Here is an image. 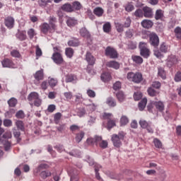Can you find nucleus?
<instances>
[{
  "label": "nucleus",
  "instance_id": "1",
  "mask_svg": "<svg viewBox=\"0 0 181 181\" xmlns=\"http://www.w3.org/2000/svg\"><path fill=\"white\" fill-rule=\"evenodd\" d=\"M139 47L140 49V54L144 59H148L151 56V50L148 49V45L146 42H141Z\"/></svg>",
  "mask_w": 181,
  "mask_h": 181
},
{
  "label": "nucleus",
  "instance_id": "2",
  "mask_svg": "<svg viewBox=\"0 0 181 181\" xmlns=\"http://www.w3.org/2000/svg\"><path fill=\"white\" fill-rule=\"evenodd\" d=\"M127 79L130 81H133L134 83H136V84H139L141 81H142V74L137 72L136 74L133 72H129L127 74Z\"/></svg>",
  "mask_w": 181,
  "mask_h": 181
},
{
  "label": "nucleus",
  "instance_id": "3",
  "mask_svg": "<svg viewBox=\"0 0 181 181\" xmlns=\"http://www.w3.org/2000/svg\"><path fill=\"white\" fill-rule=\"evenodd\" d=\"M124 133H119V134H113L112 136V142H113L114 146L116 148H119L121 145H122V143L121 141H124Z\"/></svg>",
  "mask_w": 181,
  "mask_h": 181
},
{
  "label": "nucleus",
  "instance_id": "4",
  "mask_svg": "<svg viewBox=\"0 0 181 181\" xmlns=\"http://www.w3.org/2000/svg\"><path fill=\"white\" fill-rule=\"evenodd\" d=\"M105 54L107 57H110V59H118V52L115 48L108 46L105 49Z\"/></svg>",
  "mask_w": 181,
  "mask_h": 181
},
{
  "label": "nucleus",
  "instance_id": "5",
  "mask_svg": "<svg viewBox=\"0 0 181 181\" xmlns=\"http://www.w3.org/2000/svg\"><path fill=\"white\" fill-rule=\"evenodd\" d=\"M40 30L44 35H47L49 32V33H53V32H54L56 30L55 28H52V26L50 25V24L47 23H43L40 25Z\"/></svg>",
  "mask_w": 181,
  "mask_h": 181
},
{
  "label": "nucleus",
  "instance_id": "6",
  "mask_svg": "<svg viewBox=\"0 0 181 181\" xmlns=\"http://www.w3.org/2000/svg\"><path fill=\"white\" fill-rule=\"evenodd\" d=\"M150 45L153 47H158L159 46V37L156 33H151L149 35Z\"/></svg>",
  "mask_w": 181,
  "mask_h": 181
},
{
  "label": "nucleus",
  "instance_id": "7",
  "mask_svg": "<svg viewBox=\"0 0 181 181\" xmlns=\"http://www.w3.org/2000/svg\"><path fill=\"white\" fill-rule=\"evenodd\" d=\"M4 25L8 29H12L15 26V18L12 16H7L4 18Z\"/></svg>",
  "mask_w": 181,
  "mask_h": 181
},
{
  "label": "nucleus",
  "instance_id": "8",
  "mask_svg": "<svg viewBox=\"0 0 181 181\" xmlns=\"http://www.w3.org/2000/svg\"><path fill=\"white\" fill-rule=\"evenodd\" d=\"M139 125L143 129H147L148 132L150 134H153V129L151 127V123L146 122V120H140Z\"/></svg>",
  "mask_w": 181,
  "mask_h": 181
},
{
  "label": "nucleus",
  "instance_id": "9",
  "mask_svg": "<svg viewBox=\"0 0 181 181\" xmlns=\"http://www.w3.org/2000/svg\"><path fill=\"white\" fill-rule=\"evenodd\" d=\"M52 59L54 63H56V64H62L63 62H64V60L63 59V57L62 56V54L59 52L54 53L52 54Z\"/></svg>",
  "mask_w": 181,
  "mask_h": 181
},
{
  "label": "nucleus",
  "instance_id": "10",
  "mask_svg": "<svg viewBox=\"0 0 181 181\" xmlns=\"http://www.w3.org/2000/svg\"><path fill=\"white\" fill-rule=\"evenodd\" d=\"M86 60L88 66H94L95 64V57H94V56H93V54L90 52H86Z\"/></svg>",
  "mask_w": 181,
  "mask_h": 181
},
{
  "label": "nucleus",
  "instance_id": "11",
  "mask_svg": "<svg viewBox=\"0 0 181 181\" xmlns=\"http://www.w3.org/2000/svg\"><path fill=\"white\" fill-rule=\"evenodd\" d=\"M89 165H94L96 179L98 180L103 181V178H101V176H100V173H98L100 169H101V168H102L101 165H100V164H97V163H90Z\"/></svg>",
  "mask_w": 181,
  "mask_h": 181
},
{
  "label": "nucleus",
  "instance_id": "12",
  "mask_svg": "<svg viewBox=\"0 0 181 181\" xmlns=\"http://www.w3.org/2000/svg\"><path fill=\"white\" fill-rule=\"evenodd\" d=\"M176 63H177V58H176V56L171 54L168 57L167 66H168V67H172L173 64H176Z\"/></svg>",
  "mask_w": 181,
  "mask_h": 181
},
{
  "label": "nucleus",
  "instance_id": "13",
  "mask_svg": "<svg viewBox=\"0 0 181 181\" xmlns=\"http://www.w3.org/2000/svg\"><path fill=\"white\" fill-rule=\"evenodd\" d=\"M62 11L68 13L73 12V6L70 3H66L61 6Z\"/></svg>",
  "mask_w": 181,
  "mask_h": 181
},
{
  "label": "nucleus",
  "instance_id": "14",
  "mask_svg": "<svg viewBox=\"0 0 181 181\" xmlns=\"http://www.w3.org/2000/svg\"><path fill=\"white\" fill-rule=\"evenodd\" d=\"M153 105L156 107V110L160 112H163L165 110V105L162 101L153 102Z\"/></svg>",
  "mask_w": 181,
  "mask_h": 181
},
{
  "label": "nucleus",
  "instance_id": "15",
  "mask_svg": "<svg viewBox=\"0 0 181 181\" xmlns=\"http://www.w3.org/2000/svg\"><path fill=\"white\" fill-rule=\"evenodd\" d=\"M34 78H35L37 81H40L41 80H43L45 78V74L43 73V69L37 71L34 74Z\"/></svg>",
  "mask_w": 181,
  "mask_h": 181
},
{
  "label": "nucleus",
  "instance_id": "16",
  "mask_svg": "<svg viewBox=\"0 0 181 181\" xmlns=\"http://www.w3.org/2000/svg\"><path fill=\"white\" fill-rule=\"evenodd\" d=\"M79 33L82 37H85L86 39H90V37H91V34H90V32L88 31L86 28H82Z\"/></svg>",
  "mask_w": 181,
  "mask_h": 181
},
{
  "label": "nucleus",
  "instance_id": "17",
  "mask_svg": "<svg viewBox=\"0 0 181 181\" xmlns=\"http://www.w3.org/2000/svg\"><path fill=\"white\" fill-rule=\"evenodd\" d=\"M2 66L3 67H13V66H15V64H13V62H12V60L6 58L4 59L2 62H1Z\"/></svg>",
  "mask_w": 181,
  "mask_h": 181
},
{
  "label": "nucleus",
  "instance_id": "18",
  "mask_svg": "<svg viewBox=\"0 0 181 181\" xmlns=\"http://www.w3.org/2000/svg\"><path fill=\"white\" fill-rule=\"evenodd\" d=\"M74 81H77V76L72 74H69L66 76L65 77L66 83H73Z\"/></svg>",
  "mask_w": 181,
  "mask_h": 181
},
{
  "label": "nucleus",
  "instance_id": "19",
  "mask_svg": "<svg viewBox=\"0 0 181 181\" xmlns=\"http://www.w3.org/2000/svg\"><path fill=\"white\" fill-rule=\"evenodd\" d=\"M165 11H163L162 9H158L156 11L155 14V19L156 21H162L164 17Z\"/></svg>",
  "mask_w": 181,
  "mask_h": 181
},
{
  "label": "nucleus",
  "instance_id": "20",
  "mask_svg": "<svg viewBox=\"0 0 181 181\" xmlns=\"http://www.w3.org/2000/svg\"><path fill=\"white\" fill-rule=\"evenodd\" d=\"M143 12L145 18H152V15H153L152 8L148 6L144 7Z\"/></svg>",
  "mask_w": 181,
  "mask_h": 181
},
{
  "label": "nucleus",
  "instance_id": "21",
  "mask_svg": "<svg viewBox=\"0 0 181 181\" xmlns=\"http://www.w3.org/2000/svg\"><path fill=\"white\" fill-rule=\"evenodd\" d=\"M141 26H143L145 29H150V28L153 26V22H152L151 20H144L141 22Z\"/></svg>",
  "mask_w": 181,
  "mask_h": 181
},
{
  "label": "nucleus",
  "instance_id": "22",
  "mask_svg": "<svg viewBox=\"0 0 181 181\" xmlns=\"http://www.w3.org/2000/svg\"><path fill=\"white\" fill-rule=\"evenodd\" d=\"M107 66L118 70L119 69V63L115 61H110L107 63Z\"/></svg>",
  "mask_w": 181,
  "mask_h": 181
},
{
  "label": "nucleus",
  "instance_id": "23",
  "mask_svg": "<svg viewBox=\"0 0 181 181\" xmlns=\"http://www.w3.org/2000/svg\"><path fill=\"white\" fill-rule=\"evenodd\" d=\"M160 50L163 53H168V52L170 50V45L166 44L165 42H163L160 46Z\"/></svg>",
  "mask_w": 181,
  "mask_h": 181
},
{
  "label": "nucleus",
  "instance_id": "24",
  "mask_svg": "<svg viewBox=\"0 0 181 181\" xmlns=\"http://www.w3.org/2000/svg\"><path fill=\"white\" fill-rule=\"evenodd\" d=\"M100 78L104 83H107L111 80V74L108 72H104L101 74Z\"/></svg>",
  "mask_w": 181,
  "mask_h": 181
},
{
  "label": "nucleus",
  "instance_id": "25",
  "mask_svg": "<svg viewBox=\"0 0 181 181\" xmlns=\"http://www.w3.org/2000/svg\"><path fill=\"white\" fill-rule=\"evenodd\" d=\"M40 176L41 179L45 180L47 179V177H50V176H52V172L49 170H43L40 173Z\"/></svg>",
  "mask_w": 181,
  "mask_h": 181
},
{
  "label": "nucleus",
  "instance_id": "26",
  "mask_svg": "<svg viewBox=\"0 0 181 181\" xmlns=\"http://www.w3.org/2000/svg\"><path fill=\"white\" fill-rule=\"evenodd\" d=\"M132 59L136 64H142L144 63V59H142L141 56L132 55Z\"/></svg>",
  "mask_w": 181,
  "mask_h": 181
},
{
  "label": "nucleus",
  "instance_id": "27",
  "mask_svg": "<svg viewBox=\"0 0 181 181\" xmlns=\"http://www.w3.org/2000/svg\"><path fill=\"white\" fill-rule=\"evenodd\" d=\"M85 135L86 133H84V132L83 131H81L76 134L75 140L77 142V144H80V141H83V139L84 138Z\"/></svg>",
  "mask_w": 181,
  "mask_h": 181
},
{
  "label": "nucleus",
  "instance_id": "28",
  "mask_svg": "<svg viewBox=\"0 0 181 181\" xmlns=\"http://www.w3.org/2000/svg\"><path fill=\"white\" fill-rule=\"evenodd\" d=\"M148 103V99L146 98H143L139 103V110L140 111H144L145 107H146V103Z\"/></svg>",
  "mask_w": 181,
  "mask_h": 181
},
{
  "label": "nucleus",
  "instance_id": "29",
  "mask_svg": "<svg viewBox=\"0 0 181 181\" xmlns=\"http://www.w3.org/2000/svg\"><path fill=\"white\" fill-rule=\"evenodd\" d=\"M66 24L69 28L76 26V25H77V20L74 19V18L69 17L66 21Z\"/></svg>",
  "mask_w": 181,
  "mask_h": 181
},
{
  "label": "nucleus",
  "instance_id": "30",
  "mask_svg": "<svg viewBox=\"0 0 181 181\" xmlns=\"http://www.w3.org/2000/svg\"><path fill=\"white\" fill-rule=\"evenodd\" d=\"M79 45L80 42H78V40L76 38H72L68 42V46H71L72 47H77Z\"/></svg>",
  "mask_w": 181,
  "mask_h": 181
},
{
  "label": "nucleus",
  "instance_id": "31",
  "mask_svg": "<svg viewBox=\"0 0 181 181\" xmlns=\"http://www.w3.org/2000/svg\"><path fill=\"white\" fill-rule=\"evenodd\" d=\"M117 121L115 119H110L107 121V128L110 131V129H112V128H114V127H117L116 124Z\"/></svg>",
  "mask_w": 181,
  "mask_h": 181
},
{
  "label": "nucleus",
  "instance_id": "32",
  "mask_svg": "<svg viewBox=\"0 0 181 181\" xmlns=\"http://www.w3.org/2000/svg\"><path fill=\"white\" fill-rule=\"evenodd\" d=\"M57 21V19L56 18V17H53V16H50L49 17V25H50V26H52V29H57V25H56V22Z\"/></svg>",
  "mask_w": 181,
  "mask_h": 181
},
{
  "label": "nucleus",
  "instance_id": "33",
  "mask_svg": "<svg viewBox=\"0 0 181 181\" xmlns=\"http://www.w3.org/2000/svg\"><path fill=\"white\" fill-rule=\"evenodd\" d=\"M15 124L18 129H20V131H25V123H23V121L16 120Z\"/></svg>",
  "mask_w": 181,
  "mask_h": 181
},
{
  "label": "nucleus",
  "instance_id": "34",
  "mask_svg": "<svg viewBox=\"0 0 181 181\" xmlns=\"http://www.w3.org/2000/svg\"><path fill=\"white\" fill-rule=\"evenodd\" d=\"M116 97L119 103H122L125 100V94L122 91L117 92Z\"/></svg>",
  "mask_w": 181,
  "mask_h": 181
},
{
  "label": "nucleus",
  "instance_id": "35",
  "mask_svg": "<svg viewBox=\"0 0 181 181\" xmlns=\"http://www.w3.org/2000/svg\"><path fill=\"white\" fill-rule=\"evenodd\" d=\"M66 56L69 57V59H71L74 54V49L71 47H67L65 49Z\"/></svg>",
  "mask_w": 181,
  "mask_h": 181
},
{
  "label": "nucleus",
  "instance_id": "36",
  "mask_svg": "<svg viewBox=\"0 0 181 181\" xmlns=\"http://www.w3.org/2000/svg\"><path fill=\"white\" fill-rule=\"evenodd\" d=\"M124 8L126 12H132V11H134V9H135L134 4H132V3H131V2L126 4L124 6Z\"/></svg>",
  "mask_w": 181,
  "mask_h": 181
},
{
  "label": "nucleus",
  "instance_id": "37",
  "mask_svg": "<svg viewBox=\"0 0 181 181\" xmlns=\"http://www.w3.org/2000/svg\"><path fill=\"white\" fill-rule=\"evenodd\" d=\"M39 98V94L37 93L33 92L29 94L28 97V101H35Z\"/></svg>",
  "mask_w": 181,
  "mask_h": 181
},
{
  "label": "nucleus",
  "instance_id": "38",
  "mask_svg": "<svg viewBox=\"0 0 181 181\" xmlns=\"http://www.w3.org/2000/svg\"><path fill=\"white\" fill-rule=\"evenodd\" d=\"M18 39L21 40V42L23 40H26V31H20L17 35H16Z\"/></svg>",
  "mask_w": 181,
  "mask_h": 181
},
{
  "label": "nucleus",
  "instance_id": "39",
  "mask_svg": "<svg viewBox=\"0 0 181 181\" xmlns=\"http://www.w3.org/2000/svg\"><path fill=\"white\" fill-rule=\"evenodd\" d=\"M106 104H107V105H109V107H116L117 106V102L112 98H107V100H106Z\"/></svg>",
  "mask_w": 181,
  "mask_h": 181
},
{
  "label": "nucleus",
  "instance_id": "40",
  "mask_svg": "<svg viewBox=\"0 0 181 181\" xmlns=\"http://www.w3.org/2000/svg\"><path fill=\"white\" fill-rule=\"evenodd\" d=\"M93 13L98 17L103 16V14L104 13V10L101 7H96L93 11Z\"/></svg>",
  "mask_w": 181,
  "mask_h": 181
},
{
  "label": "nucleus",
  "instance_id": "41",
  "mask_svg": "<svg viewBox=\"0 0 181 181\" xmlns=\"http://www.w3.org/2000/svg\"><path fill=\"white\" fill-rule=\"evenodd\" d=\"M52 4V0H39L38 4L41 8H46V6Z\"/></svg>",
  "mask_w": 181,
  "mask_h": 181
},
{
  "label": "nucleus",
  "instance_id": "42",
  "mask_svg": "<svg viewBox=\"0 0 181 181\" xmlns=\"http://www.w3.org/2000/svg\"><path fill=\"white\" fill-rule=\"evenodd\" d=\"M147 91H148V95H150L151 97H156V95L159 94V92L156 91L152 87L148 88Z\"/></svg>",
  "mask_w": 181,
  "mask_h": 181
},
{
  "label": "nucleus",
  "instance_id": "43",
  "mask_svg": "<svg viewBox=\"0 0 181 181\" xmlns=\"http://www.w3.org/2000/svg\"><path fill=\"white\" fill-rule=\"evenodd\" d=\"M105 33H110L111 32V23L110 22L105 23L103 27Z\"/></svg>",
  "mask_w": 181,
  "mask_h": 181
},
{
  "label": "nucleus",
  "instance_id": "44",
  "mask_svg": "<svg viewBox=\"0 0 181 181\" xmlns=\"http://www.w3.org/2000/svg\"><path fill=\"white\" fill-rule=\"evenodd\" d=\"M57 79L54 78H49L48 83L52 88L56 87L57 86Z\"/></svg>",
  "mask_w": 181,
  "mask_h": 181
},
{
  "label": "nucleus",
  "instance_id": "45",
  "mask_svg": "<svg viewBox=\"0 0 181 181\" xmlns=\"http://www.w3.org/2000/svg\"><path fill=\"white\" fill-rule=\"evenodd\" d=\"M13 134L14 138L17 139V141L21 142V132L16 129H13Z\"/></svg>",
  "mask_w": 181,
  "mask_h": 181
},
{
  "label": "nucleus",
  "instance_id": "46",
  "mask_svg": "<svg viewBox=\"0 0 181 181\" xmlns=\"http://www.w3.org/2000/svg\"><path fill=\"white\" fill-rule=\"evenodd\" d=\"M10 54L12 57H16L17 59H21V52H19V50L18 49L11 50Z\"/></svg>",
  "mask_w": 181,
  "mask_h": 181
},
{
  "label": "nucleus",
  "instance_id": "47",
  "mask_svg": "<svg viewBox=\"0 0 181 181\" xmlns=\"http://www.w3.org/2000/svg\"><path fill=\"white\" fill-rule=\"evenodd\" d=\"M115 25L117 31L119 33H122V32H124V28H125L124 27V25H122L121 23H115Z\"/></svg>",
  "mask_w": 181,
  "mask_h": 181
},
{
  "label": "nucleus",
  "instance_id": "48",
  "mask_svg": "<svg viewBox=\"0 0 181 181\" xmlns=\"http://www.w3.org/2000/svg\"><path fill=\"white\" fill-rule=\"evenodd\" d=\"M62 113L57 112L54 116V122L57 125L59 124V122H60V119H62Z\"/></svg>",
  "mask_w": 181,
  "mask_h": 181
},
{
  "label": "nucleus",
  "instance_id": "49",
  "mask_svg": "<svg viewBox=\"0 0 181 181\" xmlns=\"http://www.w3.org/2000/svg\"><path fill=\"white\" fill-rule=\"evenodd\" d=\"M158 76L161 77L163 80L166 79V72H165V70L162 68L158 69Z\"/></svg>",
  "mask_w": 181,
  "mask_h": 181
},
{
  "label": "nucleus",
  "instance_id": "50",
  "mask_svg": "<svg viewBox=\"0 0 181 181\" xmlns=\"http://www.w3.org/2000/svg\"><path fill=\"white\" fill-rule=\"evenodd\" d=\"M114 115H112V113L104 112L102 115V119H107V121H110V119H112Z\"/></svg>",
  "mask_w": 181,
  "mask_h": 181
},
{
  "label": "nucleus",
  "instance_id": "51",
  "mask_svg": "<svg viewBox=\"0 0 181 181\" xmlns=\"http://www.w3.org/2000/svg\"><path fill=\"white\" fill-rule=\"evenodd\" d=\"M174 33L177 39L181 40V28L180 27H176L174 30Z\"/></svg>",
  "mask_w": 181,
  "mask_h": 181
},
{
  "label": "nucleus",
  "instance_id": "52",
  "mask_svg": "<svg viewBox=\"0 0 181 181\" xmlns=\"http://www.w3.org/2000/svg\"><path fill=\"white\" fill-rule=\"evenodd\" d=\"M8 104L9 107H16V104H18V100L15 98H11L8 101Z\"/></svg>",
  "mask_w": 181,
  "mask_h": 181
},
{
  "label": "nucleus",
  "instance_id": "53",
  "mask_svg": "<svg viewBox=\"0 0 181 181\" xmlns=\"http://www.w3.org/2000/svg\"><path fill=\"white\" fill-rule=\"evenodd\" d=\"M72 8L73 12L74 9H76V11H80V9H81V4H80L78 1H74L72 4Z\"/></svg>",
  "mask_w": 181,
  "mask_h": 181
},
{
  "label": "nucleus",
  "instance_id": "54",
  "mask_svg": "<svg viewBox=\"0 0 181 181\" xmlns=\"http://www.w3.org/2000/svg\"><path fill=\"white\" fill-rule=\"evenodd\" d=\"M174 81H175V83H179L181 81V71H177L176 74H175Z\"/></svg>",
  "mask_w": 181,
  "mask_h": 181
},
{
  "label": "nucleus",
  "instance_id": "55",
  "mask_svg": "<svg viewBox=\"0 0 181 181\" xmlns=\"http://www.w3.org/2000/svg\"><path fill=\"white\" fill-rule=\"evenodd\" d=\"M153 144L156 148H158V149H160V148H162V141H160V140L158 139H154Z\"/></svg>",
  "mask_w": 181,
  "mask_h": 181
},
{
  "label": "nucleus",
  "instance_id": "56",
  "mask_svg": "<svg viewBox=\"0 0 181 181\" xmlns=\"http://www.w3.org/2000/svg\"><path fill=\"white\" fill-rule=\"evenodd\" d=\"M16 118H18V119H23V118L25 117V112H23V110H19L16 112Z\"/></svg>",
  "mask_w": 181,
  "mask_h": 181
},
{
  "label": "nucleus",
  "instance_id": "57",
  "mask_svg": "<svg viewBox=\"0 0 181 181\" xmlns=\"http://www.w3.org/2000/svg\"><path fill=\"white\" fill-rule=\"evenodd\" d=\"M35 54L37 57H40L42 54V49H40V47H39V45L35 46Z\"/></svg>",
  "mask_w": 181,
  "mask_h": 181
},
{
  "label": "nucleus",
  "instance_id": "58",
  "mask_svg": "<svg viewBox=\"0 0 181 181\" xmlns=\"http://www.w3.org/2000/svg\"><path fill=\"white\" fill-rule=\"evenodd\" d=\"M36 33L35 32V29L30 28L28 30V35L29 36L30 39L35 37Z\"/></svg>",
  "mask_w": 181,
  "mask_h": 181
},
{
  "label": "nucleus",
  "instance_id": "59",
  "mask_svg": "<svg viewBox=\"0 0 181 181\" xmlns=\"http://www.w3.org/2000/svg\"><path fill=\"white\" fill-rule=\"evenodd\" d=\"M134 98L135 101H139L142 98V93L141 92L134 93Z\"/></svg>",
  "mask_w": 181,
  "mask_h": 181
},
{
  "label": "nucleus",
  "instance_id": "60",
  "mask_svg": "<svg viewBox=\"0 0 181 181\" xmlns=\"http://www.w3.org/2000/svg\"><path fill=\"white\" fill-rule=\"evenodd\" d=\"M162 84L160 83V82L159 81H154L153 82L151 87H153V88H156L157 90H159V88H160Z\"/></svg>",
  "mask_w": 181,
  "mask_h": 181
},
{
  "label": "nucleus",
  "instance_id": "61",
  "mask_svg": "<svg viewBox=\"0 0 181 181\" xmlns=\"http://www.w3.org/2000/svg\"><path fill=\"white\" fill-rule=\"evenodd\" d=\"M123 25H124V28H129V26H131V18L129 17L126 18Z\"/></svg>",
  "mask_w": 181,
  "mask_h": 181
},
{
  "label": "nucleus",
  "instance_id": "62",
  "mask_svg": "<svg viewBox=\"0 0 181 181\" xmlns=\"http://www.w3.org/2000/svg\"><path fill=\"white\" fill-rule=\"evenodd\" d=\"M129 122L128 117L126 116H122L120 119V123L122 125H127V123Z\"/></svg>",
  "mask_w": 181,
  "mask_h": 181
},
{
  "label": "nucleus",
  "instance_id": "63",
  "mask_svg": "<svg viewBox=\"0 0 181 181\" xmlns=\"http://www.w3.org/2000/svg\"><path fill=\"white\" fill-rule=\"evenodd\" d=\"M121 88V82L117 81L113 84V90L117 91V90H120Z\"/></svg>",
  "mask_w": 181,
  "mask_h": 181
},
{
  "label": "nucleus",
  "instance_id": "64",
  "mask_svg": "<svg viewBox=\"0 0 181 181\" xmlns=\"http://www.w3.org/2000/svg\"><path fill=\"white\" fill-rule=\"evenodd\" d=\"M4 127H12V120L9 119H6L4 120Z\"/></svg>",
  "mask_w": 181,
  "mask_h": 181
}]
</instances>
